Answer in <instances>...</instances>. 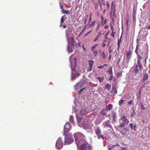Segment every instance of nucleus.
Returning <instances> with one entry per match:
<instances>
[{
	"instance_id": "obj_34",
	"label": "nucleus",
	"mask_w": 150,
	"mask_h": 150,
	"mask_svg": "<svg viewBox=\"0 0 150 150\" xmlns=\"http://www.w3.org/2000/svg\"><path fill=\"white\" fill-rule=\"evenodd\" d=\"M126 23L127 26H128L129 25V18H128L126 19Z\"/></svg>"
},
{
	"instance_id": "obj_55",
	"label": "nucleus",
	"mask_w": 150,
	"mask_h": 150,
	"mask_svg": "<svg viewBox=\"0 0 150 150\" xmlns=\"http://www.w3.org/2000/svg\"><path fill=\"white\" fill-rule=\"evenodd\" d=\"M113 118L114 119L116 117V115L115 113H114L113 114Z\"/></svg>"
},
{
	"instance_id": "obj_13",
	"label": "nucleus",
	"mask_w": 150,
	"mask_h": 150,
	"mask_svg": "<svg viewBox=\"0 0 150 150\" xmlns=\"http://www.w3.org/2000/svg\"><path fill=\"white\" fill-rule=\"evenodd\" d=\"M112 105L111 104H109L108 105H107L106 106V107L105 109L108 111V110H111L112 109Z\"/></svg>"
},
{
	"instance_id": "obj_39",
	"label": "nucleus",
	"mask_w": 150,
	"mask_h": 150,
	"mask_svg": "<svg viewBox=\"0 0 150 150\" xmlns=\"http://www.w3.org/2000/svg\"><path fill=\"white\" fill-rule=\"evenodd\" d=\"M129 126L132 129H134V125L132 123H130L129 124Z\"/></svg>"
},
{
	"instance_id": "obj_20",
	"label": "nucleus",
	"mask_w": 150,
	"mask_h": 150,
	"mask_svg": "<svg viewBox=\"0 0 150 150\" xmlns=\"http://www.w3.org/2000/svg\"><path fill=\"white\" fill-rule=\"evenodd\" d=\"M111 92L114 94L117 93V91L116 88L115 87H112V88Z\"/></svg>"
},
{
	"instance_id": "obj_54",
	"label": "nucleus",
	"mask_w": 150,
	"mask_h": 150,
	"mask_svg": "<svg viewBox=\"0 0 150 150\" xmlns=\"http://www.w3.org/2000/svg\"><path fill=\"white\" fill-rule=\"evenodd\" d=\"M134 71L135 72L137 73L138 72H139V70H138V69H137V68L136 67V70Z\"/></svg>"
},
{
	"instance_id": "obj_48",
	"label": "nucleus",
	"mask_w": 150,
	"mask_h": 150,
	"mask_svg": "<svg viewBox=\"0 0 150 150\" xmlns=\"http://www.w3.org/2000/svg\"><path fill=\"white\" fill-rule=\"evenodd\" d=\"M100 18H101V23H102V22H103V21L104 20V18L103 16H100Z\"/></svg>"
},
{
	"instance_id": "obj_52",
	"label": "nucleus",
	"mask_w": 150,
	"mask_h": 150,
	"mask_svg": "<svg viewBox=\"0 0 150 150\" xmlns=\"http://www.w3.org/2000/svg\"><path fill=\"white\" fill-rule=\"evenodd\" d=\"M112 79H113L112 75H111L110 76V77L109 79V80L110 81H111L112 80Z\"/></svg>"
},
{
	"instance_id": "obj_8",
	"label": "nucleus",
	"mask_w": 150,
	"mask_h": 150,
	"mask_svg": "<svg viewBox=\"0 0 150 150\" xmlns=\"http://www.w3.org/2000/svg\"><path fill=\"white\" fill-rule=\"evenodd\" d=\"M74 141L73 139L71 137H66L65 138V144H69L73 142Z\"/></svg>"
},
{
	"instance_id": "obj_42",
	"label": "nucleus",
	"mask_w": 150,
	"mask_h": 150,
	"mask_svg": "<svg viewBox=\"0 0 150 150\" xmlns=\"http://www.w3.org/2000/svg\"><path fill=\"white\" fill-rule=\"evenodd\" d=\"M110 30L108 31V32H107V33H106L105 34V38L106 39H107V36L110 33Z\"/></svg>"
},
{
	"instance_id": "obj_62",
	"label": "nucleus",
	"mask_w": 150,
	"mask_h": 150,
	"mask_svg": "<svg viewBox=\"0 0 150 150\" xmlns=\"http://www.w3.org/2000/svg\"><path fill=\"white\" fill-rule=\"evenodd\" d=\"M147 27L148 29V30L150 29V25H149Z\"/></svg>"
},
{
	"instance_id": "obj_5",
	"label": "nucleus",
	"mask_w": 150,
	"mask_h": 150,
	"mask_svg": "<svg viewBox=\"0 0 150 150\" xmlns=\"http://www.w3.org/2000/svg\"><path fill=\"white\" fill-rule=\"evenodd\" d=\"M63 143L62 139L59 138L57 140L56 144V147L58 149H61L63 147Z\"/></svg>"
},
{
	"instance_id": "obj_40",
	"label": "nucleus",
	"mask_w": 150,
	"mask_h": 150,
	"mask_svg": "<svg viewBox=\"0 0 150 150\" xmlns=\"http://www.w3.org/2000/svg\"><path fill=\"white\" fill-rule=\"evenodd\" d=\"M70 121L72 123L74 122V118L73 116H71L70 117Z\"/></svg>"
},
{
	"instance_id": "obj_36",
	"label": "nucleus",
	"mask_w": 150,
	"mask_h": 150,
	"mask_svg": "<svg viewBox=\"0 0 150 150\" xmlns=\"http://www.w3.org/2000/svg\"><path fill=\"white\" fill-rule=\"evenodd\" d=\"M102 57L104 59H106V55H105V53L104 52H102Z\"/></svg>"
},
{
	"instance_id": "obj_59",
	"label": "nucleus",
	"mask_w": 150,
	"mask_h": 150,
	"mask_svg": "<svg viewBox=\"0 0 150 150\" xmlns=\"http://www.w3.org/2000/svg\"><path fill=\"white\" fill-rule=\"evenodd\" d=\"M116 146V145H112L111 147V148H112V149H113L114 148L115 146Z\"/></svg>"
},
{
	"instance_id": "obj_41",
	"label": "nucleus",
	"mask_w": 150,
	"mask_h": 150,
	"mask_svg": "<svg viewBox=\"0 0 150 150\" xmlns=\"http://www.w3.org/2000/svg\"><path fill=\"white\" fill-rule=\"evenodd\" d=\"M106 6H107V8L108 9L109 8L110 5L109 4V3L107 1L106 3Z\"/></svg>"
},
{
	"instance_id": "obj_64",
	"label": "nucleus",
	"mask_w": 150,
	"mask_h": 150,
	"mask_svg": "<svg viewBox=\"0 0 150 150\" xmlns=\"http://www.w3.org/2000/svg\"><path fill=\"white\" fill-rule=\"evenodd\" d=\"M111 57V55L110 54L109 55V60H110V59Z\"/></svg>"
},
{
	"instance_id": "obj_49",
	"label": "nucleus",
	"mask_w": 150,
	"mask_h": 150,
	"mask_svg": "<svg viewBox=\"0 0 150 150\" xmlns=\"http://www.w3.org/2000/svg\"><path fill=\"white\" fill-rule=\"evenodd\" d=\"M105 126L111 127V125H110V124L106 123L105 124Z\"/></svg>"
},
{
	"instance_id": "obj_60",
	"label": "nucleus",
	"mask_w": 150,
	"mask_h": 150,
	"mask_svg": "<svg viewBox=\"0 0 150 150\" xmlns=\"http://www.w3.org/2000/svg\"><path fill=\"white\" fill-rule=\"evenodd\" d=\"M82 47H83V50H86V49L85 48V47H84V46H83V45H82Z\"/></svg>"
},
{
	"instance_id": "obj_2",
	"label": "nucleus",
	"mask_w": 150,
	"mask_h": 150,
	"mask_svg": "<svg viewBox=\"0 0 150 150\" xmlns=\"http://www.w3.org/2000/svg\"><path fill=\"white\" fill-rule=\"evenodd\" d=\"M115 3L113 1L111 3V6L110 10V15L111 19L113 21H114V18H115L116 15L115 12Z\"/></svg>"
},
{
	"instance_id": "obj_3",
	"label": "nucleus",
	"mask_w": 150,
	"mask_h": 150,
	"mask_svg": "<svg viewBox=\"0 0 150 150\" xmlns=\"http://www.w3.org/2000/svg\"><path fill=\"white\" fill-rule=\"evenodd\" d=\"M119 121L120 123L121 122V121L122 122L120 125L119 127H124L126 125H127L129 123V121L127 119L125 115L122 116L119 119Z\"/></svg>"
},
{
	"instance_id": "obj_23",
	"label": "nucleus",
	"mask_w": 150,
	"mask_h": 150,
	"mask_svg": "<svg viewBox=\"0 0 150 150\" xmlns=\"http://www.w3.org/2000/svg\"><path fill=\"white\" fill-rule=\"evenodd\" d=\"M93 52V54L94 55V56L96 57H97V51L96 50H93V51H91Z\"/></svg>"
},
{
	"instance_id": "obj_25",
	"label": "nucleus",
	"mask_w": 150,
	"mask_h": 150,
	"mask_svg": "<svg viewBox=\"0 0 150 150\" xmlns=\"http://www.w3.org/2000/svg\"><path fill=\"white\" fill-rule=\"evenodd\" d=\"M108 72L110 75H112V67H110L109 69L108 70Z\"/></svg>"
},
{
	"instance_id": "obj_22",
	"label": "nucleus",
	"mask_w": 150,
	"mask_h": 150,
	"mask_svg": "<svg viewBox=\"0 0 150 150\" xmlns=\"http://www.w3.org/2000/svg\"><path fill=\"white\" fill-rule=\"evenodd\" d=\"M137 63L141 62V60L142 59V57L139 55L138 54L137 55Z\"/></svg>"
},
{
	"instance_id": "obj_61",
	"label": "nucleus",
	"mask_w": 150,
	"mask_h": 150,
	"mask_svg": "<svg viewBox=\"0 0 150 150\" xmlns=\"http://www.w3.org/2000/svg\"><path fill=\"white\" fill-rule=\"evenodd\" d=\"M91 30H90L89 32L87 33H86V35H88V34L91 32Z\"/></svg>"
},
{
	"instance_id": "obj_47",
	"label": "nucleus",
	"mask_w": 150,
	"mask_h": 150,
	"mask_svg": "<svg viewBox=\"0 0 150 150\" xmlns=\"http://www.w3.org/2000/svg\"><path fill=\"white\" fill-rule=\"evenodd\" d=\"M121 150H128L127 147H122L121 148Z\"/></svg>"
},
{
	"instance_id": "obj_37",
	"label": "nucleus",
	"mask_w": 150,
	"mask_h": 150,
	"mask_svg": "<svg viewBox=\"0 0 150 150\" xmlns=\"http://www.w3.org/2000/svg\"><path fill=\"white\" fill-rule=\"evenodd\" d=\"M100 23H99L97 25V28H96V31H98L99 29V27H100Z\"/></svg>"
},
{
	"instance_id": "obj_30",
	"label": "nucleus",
	"mask_w": 150,
	"mask_h": 150,
	"mask_svg": "<svg viewBox=\"0 0 150 150\" xmlns=\"http://www.w3.org/2000/svg\"><path fill=\"white\" fill-rule=\"evenodd\" d=\"M124 102V100H120L118 102V104L120 105H121Z\"/></svg>"
},
{
	"instance_id": "obj_45",
	"label": "nucleus",
	"mask_w": 150,
	"mask_h": 150,
	"mask_svg": "<svg viewBox=\"0 0 150 150\" xmlns=\"http://www.w3.org/2000/svg\"><path fill=\"white\" fill-rule=\"evenodd\" d=\"M111 46H110L109 48L108 52H109V54H110L112 51V50L111 49Z\"/></svg>"
},
{
	"instance_id": "obj_31",
	"label": "nucleus",
	"mask_w": 150,
	"mask_h": 150,
	"mask_svg": "<svg viewBox=\"0 0 150 150\" xmlns=\"http://www.w3.org/2000/svg\"><path fill=\"white\" fill-rule=\"evenodd\" d=\"M100 35V34L99 35H97V36H96V37L94 40V41L95 42L99 38Z\"/></svg>"
},
{
	"instance_id": "obj_19",
	"label": "nucleus",
	"mask_w": 150,
	"mask_h": 150,
	"mask_svg": "<svg viewBox=\"0 0 150 150\" xmlns=\"http://www.w3.org/2000/svg\"><path fill=\"white\" fill-rule=\"evenodd\" d=\"M80 113L81 114L85 115H86L87 112L85 110L82 109L80 111Z\"/></svg>"
},
{
	"instance_id": "obj_1",
	"label": "nucleus",
	"mask_w": 150,
	"mask_h": 150,
	"mask_svg": "<svg viewBox=\"0 0 150 150\" xmlns=\"http://www.w3.org/2000/svg\"><path fill=\"white\" fill-rule=\"evenodd\" d=\"M74 137L77 147L78 145L82 144L84 142L86 141L85 139V136L81 133L79 132L76 133L74 134Z\"/></svg>"
},
{
	"instance_id": "obj_12",
	"label": "nucleus",
	"mask_w": 150,
	"mask_h": 150,
	"mask_svg": "<svg viewBox=\"0 0 150 150\" xmlns=\"http://www.w3.org/2000/svg\"><path fill=\"white\" fill-rule=\"evenodd\" d=\"M93 63V61L92 60H90L88 61V64L89 65V69L88 71H91L92 69V66Z\"/></svg>"
},
{
	"instance_id": "obj_11",
	"label": "nucleus",
	"mask_w": 150,
	"mask_h": 150,
	"mask_svg": "<svg viewBox=\"0 0 150 150\" xmlns=\"http://www.w3.org/2000/svg\"><path fill=\"white\" fill-rule=\"evenodd\" d=\"M132 52L129 50L126 53V56L128 60L131 57L132 55Z\"/></svg>"
},
{
	"instance_id": "obj_51",
	"label": "nucleus",
	"mask_w": 150,
	"mask_h": 150,
	"mask_svg": "<svg viewBox=\"0 0 150 150\" xmlns=\"http://www.w3.org/2000/svg\"><path fill=\"white\" fill-rule=\"evenodd\" d=\"M84 88H83L82 89H80L78 92V93L79 94H80V93H81L83 91V90H84Z\"/></svg>"
},
{
	"instance_id": "obj_18",
	"label": "nucleus",
	"mask_w": 150,
	"mask_h": 150,
	"mask_svg": "<svg viewBox=\"0 0 150 150\" xmlns=\"http://www.w3.org/2000/svg\"><path fill=\"white\" fill-rule=\"evenodd\" d=\"M148 75L147 74H146L143 76V81H144L147 80L148 79Z\"/></svg>"
},
{
	"instance_id": "obj_32",
	"label": "nucleus",
	"mask_w": 150,
	"mask_h": 150,
	"mask_svg": "<svg viewBox=\"0 0 150 150\" xmlns=\"http://www.w3.org/2000/svg\"><path fill=\"white\" fill-rule=\"evenodd\" d=\"M136 115V113L135 112V111L134 110H133L131 113V114L130 115L132 117H134Z\"/></svg>"
},
{
	"instance_id": "obj_63",
	"label": "nucleus",
	"mask_w": 150,
	"mask_h": 150,
	"mask_svg": "<svg viewBox=\"0 0 150 150\" xmlns=\"http://www.w3.org/2000/svg\"><path fill=\"white\" fill-rule=\"evenodd\" d=\"M91 20V17H89V22H90Z\"/></svg>"
},
{
	"instance_id": "obj_17",
	"label": "nucleus",
	"mask_w": 150,
	"mask_h": 150,
	"mask_svg": "<svg viewBox=\"0 0 150 150\" xmlns=\"http://www.w3.org/2000/svg\"><path fill=\"white\" fill-rule=\"evenodd\" d=\"M127 131V130L125 128H124L120 132L123 135H124L126 133Z\"/></svg>"
},
{
	"instance_id": "obj_43",
	"label": "nucleus",
	"mask_w": 150,
	"mask_h": 150,
	"mask_svg": "<svg viewBox=\"0 0 150 150\" xmlns=\"http://www.w3.org/2000/svg\"><path fill=\"white\" fill-rule=\"evenodd\" d=\"M60 7L62 9H63V8L64 6V4L63 3H60L59 4Z\"/></svg>"
},
{
	"instance_id": "obj_53",
	"label": "nucleus",
	"mask_w": 150,
	"mask_h": 150,
	"mask_svg": "<svg viewBox=\"0 0 150 150\" xmlns=\"http://www.w3.org/2000/svg\"><path fill=\"white\" fill-rule=\"evenodd\" d=\"M137 125H134V131L136 130V128L137 127Z\"/></svg>"
},
{
	"instance_id": "obj_15",
	"label": "nucleus",
	"mask_w": 150,
	"mask_h": 150,
	"mask_svg": "<svg viewBox=\"0 0 150 150\" xmlns=\"http://www.w3.org/2000/svg\"><path fill=\"white\" fill-rule=\"evenodd\" d=\"M73 46L70 45H68V50L70 53H71L73 51Z\"/></svg>"
},
{
	"instance_id": "obj_57",
	"label": "nucleus",
	"mask_w": 150,
	"mask_h": 150,
	"mask_svg": "<svg viewBox=\"0 0 150 150\" xmlns=\"http://www.w3.org/2000/svg\"><path fill=\"white\" fill-rule=\"evenodd\" d=\"M97 67L98 68H102L103 67V66H98Z\"/></svg>"
},
{
	"instance_id": "obj_33",
	"label": "nucleus",
	"mask_w": 150,
	"mask_h": 150,
	"mask_svg": "<svg viewBox=\"0 0 150 150\" xmlns=\"http://www.w3.org/2000/svg\"><path fill=\"white\" fill-rule=\"evenodd\" d=\"M97 79L99 80L100 82H101L103 81L104 78L103 77H99L97 78Z\"/></svg>"
},
{
	"instance_id": "obj_16",
	"label": "nucleus",
	"mask_w": 150,
	"mask_h": 150,
	"mask_svg": "<svg viewBox=\"0 0 150 150\" xmlns=\"http://www.w3.org/2000/svg\"><path fill=\"white\" fill-rule=\"evenodd\" d=\"M122 37V35H121L120 37V39L118 40L117 43V45L118 46V48H119L120 46V44L122 42V40H121V38Z\"/></svg>"
},
{
	"instance_id": "obj_27",
	"label": "nucleus",
	"mask_w": 150,
	"mask_h": 150,
	"mask_svg": "<svg viewBox=\"0 0 150 150\" xmlns=\"http://www.w3.org/2000/svg\"><path fill=\"white\" fill-rule=\"evenodd\" d=\"M97 45L98 44H96L92 45L91 47V51H93V50H94V49L96 47Z\"/></svg>"
},
{
	"instance_id": "obj_4",
	"label": "nucleus",
	"mask_w": 150,
	"mask_h": 150,
	"mask_svg": "<svg viewBox=\"0 0 150 150\" xmlns=\"http://www.w3.org/2000/svg\"><path fill=\"white\" fill-rule=\"evenodd\" d=\"M79 147V150H90L91 146L86 141L81 144Z\"/></svg>"
},
{
	"instance_id": "obj_50",
	"label": "nucleus",
	"mask_w": 150,
	"mask_h": 150,
	"mask_svg": "<svg viewBox=\"0 0 150 150\" xmlns=\"http://www.w3.org/2000/svg\"><path fill=\"white\" fill-rule=\"evenodd\" d=\"M106 42V41L104 40L103 41V44L102 45V46L103 47H105L106 46V44L105 43V42Z\"/></svg>"
},
{
	"instance_id": "obj_46",
	"label": "nucleus",
	"mask_w": 150,
	"mask_h": 150,
	"mask_svg": "<svg viewBox=\"0 0 150 150\" xmlns=\"http://www.w3.org/2000/svg\"><path fill=\"white\" fill-rule=\"evenodd\" d=\"M122 72L118 73L117 74V76L119 77L120 76H122Z\"/></svg>"
},
{
	"instance_id": "obj_6",
	"label": "nucleus",
	"mask_w": 150,
	"mask_h": 150,
	"mask_svg": "<svg viewBox=\"0 0 150 150\" xmlns=\"http://www.w3.org/2000/svg\"><path fill=\"white\" fill-rule=\"evenodd\" d=\"M71 126L69 123L67 122L65 124L64 127V131L65 135H67V133L70 130Z\"/></svg>"
},
{
	"instance_id": "obj_38",
	"label": "nucleus",
	"mask_w": 150,
	"mask_h": 150,
	"mask_svg": "<svg viewBox=\"0 0 150 150\" xmlns=\"http://www.w3.org/2000/svg\"><path fill=\"white\" fill-rule=\"evenodd\" d=\"M115 32L114 31H112V33L111 35L113 37V38H114L115 37Z\"/></svg>"
},
{
	"instance_id": "obj_29",
	"label": "nucleus",
	"mask_w": 150,
	"mask_h": 150,
	"mask_svg": "<svg viewBox=\"0 0 150 150\" xmlns=\"http://www.w3.org/2000/svg\"><path fill=\"white\" fill-rule=\"evenodd\" d=\"M141 108L142 110H144L145 109L144 105L142 103L141 104Z\"/></svg>"
},
{
	"instance_id": "obj_9",
	"label": "nucleus",
	"mask_w": 150,
	"mask_h": 150,
	"mask_svg": "<svg viewBox=\"0 0 150 150\" xmlns=\"http://www.w3.org/2000/svg\"><path fill=\"white\" fill-rule=\"evenodd\" d=\"M82 124L83 127L85 128H87L89 127V123L87 120H84L82 122Z\"/></svg>"
},
{
	"instance_id": "obj_58",
	"label": "nucleus",
	"mask_w": 150,
	"mask_h": 150,
	"mask_svg": "<svg viewBox=\"0 0 150 150\" xmlns=\"http://www.w3.org/2000/svg\"><path fill=\"white\" fill-rule=\"evenodd\" d=\"M109 27V26H108V25H105V26L104 27V28L105 29H108Z\"/></svg>"
},
{
	"instance_id": "obj_21",
	"label": "nucleus",
	"mask_w": 150,
	"mask_h": 150,
	"mask_svg": "<svg viewBox=\"0 0 150 150\" xmlns=\"http://www.w3.org/2000/svg\"><path fill=\"white\" fill-rule=\"evenodd\" d=\"M111 86L110 84H108L105 86V89H108V90H110L111 89Z\"/></svg>"
},
{
	"instance_id": "obj_10",
	"label": "nucleus",
	"mask_w": 150,
	"mask_h": 150,
	"mask_svg": "<svg viewBox=\"0 0 150 150\" xmlns=\"http://www.w3.org/2000/svg\"><path fill=\"white\" fill-rule=\"evenodd\" d=\"M69 44V45H71L73 47L74 46V40L73 38L72 37L69 39H68Z\"/></svg>"
},
{
	"instance_id": "obj_44",
	"label": "nucleus",
	"mask_w": 150,
	"mask_h": 150,
	"mask_svg": "<svg viewBox=\"0 0 150 150\" xmlns=\"http://www.w3.org/2000/svg\"><path fill=\"white\" fill-rule=\"evenodd\" d=\"M110 28L112 31H114V28L112 24L110 25Z\"/></svg>"
},
{
	"instance_id": "obj_35",
	"label": "nucleus",
	"mask_w": 150,
	"mask_h": 150,
	"mask_svg": "<svg viewBox=\"0 0 150 150\" xmlns=\"http://www.w3.org/2000/svg\"><path fill=\"white\" fill-rule=\"evenodd\" d=\"M138 45H137L136 46V48L135 51V53L137 55V54H138Z\"/></svg>"
},
{
	"instance_id": "obj_14",
	"label": "nucleus",
	"mask_w": 150,
	"mask_h": 150,
	"mask_svg": "<svg viewBox=\"0 0 150 150\" xmlns=\"http://www.w3.org/2000/svg\"><path fill=\"white\" fill-rule=\"evenodd\" d=\"M107 112L108 111L104 108L103 109V110L100 111V113L103 115L106 116L107 115Z\"/></svg>"
},
{
	"instance_id": "obj_7",
	"label": "nucleus",
	"mask_w": 150,
	"mask_h": 150,
	"mask_svg": "<svg viewBox=\"0 0 150 150\" xmlns=\"http://www.w3.org/2000/svg\"><path fill=\"white\" fill-rule=\"evenodd\" d=\"M95 133L98 136V139L103 138V136L101 134V130L99 128H98L95 130Z\"/></svg>"
},
{
	"instance_id": "obj_56",
	"label": "nucleus",
	"mask_w": 150,
	"mask_h": 150,
	"mask_svg": "<svg viewBox=\"0 0 150 150\" xmlns=\"http://www.w3.org/2000/svg\"><path fill=\"white\" fill-rule=\"evenodd\" d=\"M132 101L131 100L129 101V102L128 103V104L129 105L131 104H132Z\"/></svg>"
},
{
	"instance_id": "obj_28",
	"label": "nucleus",
	"mask_w": 150,
	"mask_h": 150,
	"mask_svg": "<svg viewBox=\"0 0 150 150\" xmlns=\"http://www.w3.org/2000/svg\"><path fill=\"white\" fill-rule=\"evenodd\" d=\"M62 13H65L66 14H69V11H66L65 10L62 9Z\"/></svg>"
},
{
	"instance_id": "obj_26",
	"label": "nucleus",
	"mask_w": 150,
	"mask_h": 150,
	"mask_svg": "<svg viewBox=\"0 0 150 150\" xmlns=\"http://www.w3.org/2000/svg\"><path fill=\"white\" fill-rule=\"evenodd\" d=\"M65 17V16H62L61 18V25H60L61 26H62V23L64 22V21Z\"/></svg>"
},
{
	"instance_id": "obj_24",
	"label": "nucleus",
	"mask_w": 150,
	"mask_h": 150,
	"mask_svg": "<svg viewBox=\"0 0 150 150\" xmlns=\"http://www.w3.org/2000/svg\"><path fill=\"white\" fill-rule=\"evenodd\" d=\"M138 65L136 66V67L137 68L138 67H139V69L140 71L142 68V65L141 64L140 62H139V63H137Z\"/></svg>"
}]
</instances>
